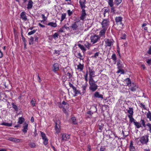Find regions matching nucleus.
Returning a JSON list of instances; mask_svg holds the SVG:
<instances>
[{"label":"nucleus","instance_id":"obj_1","mask_svg":"<svg viewBox=\"0 0 151 151\" xmlns=\"http://www.w3.org/2000/svg\"><path fill=\"white\" fill-rule=\"evenodd\" d=\"M86 0H83L81 1L80 0L79 3L80 4V7L81 8L82 11L81 12V15L80 17L81 20L83 21L86 17V16L87 15L85 9V8L86 7L85 4H86Z\"/></svg>","mask_w":151,"mask_h":151},{"label":"nucleus","instance_id":"obj_2","mask_svg":"<svg viewBox=\"0 0 151 151\" xmlns=\"http://www.w3.org/2000/svg\"><path fill=\"white\" fill-rule=\"evenodd\" d=\"M96 81H95L93 79L89 80V89L91 91L93 92L96 91L98 89V86L96 84Z\"/></svg>","mask_w":151,"mask_h":151},{"label":"nucleus","instance_id":"obj_3","mask_svg":"<svg viewBox=\"0 0 151 151\" xmlns=\"http://www.w3.org/2000/svg\"><path fill=\"white\" fill-rule=\"evenodd\" d=\"M149 135L148 134L145 135L140 138V139L138 141L137 144L139 145L142 144L147 145L149 142Z\"/></svg>","mask_w":151,"mask_h":151},{"label":"nucleus","instance_id":"obj_4","mask_svg":"<svg viewBox=\"0 0 151 151\" xmlns=\"http://www.w3.org/2000/svg\"><path fill=\"white\" fill-rule=\"evenodd\" d=\"M115 20L116 24L119 25V27L121 29L123 27V24L122 23V18L121 17H116Z\"/></svg>","mask_w":151,"mask_h":151},{"label":"nucleus","instance_id":"obj_5","mask_svg":"<svg viewBox=\"0 0 151 151\" xmlns=\"http://www.w3.org/2000/svg\"><path fill=\"white\" fill-rule=\"evenodd\" d=\"M55 129L56 131L55 134H58L60 131V121L58 120L55 122Z\"/></svg>","mask_w":151,"mask_h":151},{"label":"nucleus","instance_id":"obj_6","mask_svg":"<svg viewBox=\"0 0 151 151\" xmlns=\"http://www.w3.org/2000/svg\"><path fill=\"white\" fill-rule=\"evenodd\" d=\"M100 37L98 36L96 34L93 35H91V42L93 44H94L96 43L98 40H100Z\"/></svg>","mask_w":151,"mask_h":151},{"label":"nucleus","instance_id":"obj_7","mask_svg":"<svg viewBox=\"0 0 151 151\" xmlns=\"http://www.w3.org/2000/svg\"><path fill=\"white\" fill-rule=\"evenodd\" d=\"M89 73V79H93V77H94L95 76V71L94 70L93 68H91L89 67H88Z\"/></svg>","mask_w":151,"mask_h":151},{"label":"nucleus","instance_id":"obj_8","mask_svg":"<svg viewBox=\"0 0 151 151\" xmlns=\"http://www.w3.org/2000/svg\"><path fill=\"white\" fill-rule=\"evenodd\" d=\"M93 97L94 98L101 99V100L104 99L103 96L100 94L99 92H96L93 94Z\"/></svg>","mask_w":151,"mask_h":151},{"label":"nucleus","instance_id":"obj_9","mask_svg":"<svg viewBox=\"0 0 151 151\" xmlns=\"http://www.w3.org/2000/svg\"><path fill=\"white\" fill-rule=\"evenodd\" d=\"M109 19H104L101 24L103 27H106L109 25Z\"/></svg>","mask_w":151,"mask_h":151},{"label":"nucleus","instance_id":"obj_10","mask_svg":"<svg viewBox=\"0 0 151 151\" xmlns=\"http://www.w3.org/2000/svg\"><path fill=\"white\" fill-rule=\"evenodd\" d=\"M23 125L24 126L23 127V129L22 131L24 133H25L27 132L28 129V124L26 122H25L24 123Z\"/></svg>","mask_w":151,"mask_h":151},{"label":"nucleus","instance_id":"obj_11","mask_svg":"<svg viewBox=\"0 0 151 151\" xmlns=\"http://www.w3.org/2000/svg\"><path fill=\"white\" fill-rule=\"evenodd\" d=\"M70 135L65 133H63L62 134V140L63 141H67L70 138Z\"/></svg>","mask_w":151,"mask_h":151},{"label":"nucleus","instance_id":"obj_12","mask_svg":"<svg viewBox=\"0 0 151 151\" xmlns=\"http://www.w3.org/2000/svg\"><path fill=\"white\" fill-rule=\"evenodd\" d=\"M20 18H21L22 20L24 21H26L27 20V19L26 15V13L25 12H22L21 13Z\"/></svg>","mask_w":151,"mask_h":151},{"label":"nucleus","instance_id":"obj_13","mask_svg":"<svg viewBox=\"0 0 151 151\" xmlns=\"http://www.w3.org/2000/svg\"><path fill=\"white\" fill-rule=\"evenodd\" d=\"M53 71L54 72H56L57 71L59 70V65L57 63H55L53 65Z\"/></svg>","mask_w":151,"mask_h":151},{"label":"nucleus","instance_id":"obj_14","mask_svg":"<svg viewBox=\"0 0 151 151\" xmlns=\"http://www.w3.org/2000/svg\"><path fill=\"white\" fill-rule=\"evenodd\" d=\"M138 88V87L135 84L133 83L131 87L129 88V89L132 91H135Z\"/></svg>","mask_w":151,"mask_h":151},{"label":"nucleus","instance_id":"obj_15","mask_svg":"<svg viewBox=\"0 0 151 151\" xmlns=\"http://www.w3.org/2000/svg\"><path fill=\"white\" fill-rule=\"evenodd\" d=\"M78 27V26L77 25V23H76V22H74L72 24L70 28L73 30H76Z\"/></svg>","mask_w":151,"mask_h":151},{"label":"nucleus","instance_id":"obj_16","mask_svg":"<svg viewBox=\"0 0 151 151\" xmlns=\"http://www.w3.org/2000/svg\"><path fill=\"white\" fill-rule=\"evenodd\" d=\"M112 43V40L107 39L105 41V44L106 46H111Z\"/></svg>","mask_w":151,"mask_h":151},{"label":"nucleus","instance_id":"obj_17","mask_svg":"<svg viewBox=\"0 0 151 151\" xmlns=\"http://www.w3.org/2000/svg\"><path fill=\"white\" fill-rule=\"evenodd\" d=\"M8 139L9 141L12 142H19V141L20 140L19 139L12 137L9 138Z\"/></svg>","mask_w":151,"mask_h":151},{"label":"nucleus","instance_id":"obj_18","mask_svg":"<svg viewBox=\"0 0 151 151\" xmlns=\"http://www.w3.org/2000/svg\"><path fill=\"white\" fill-rule=\"evenodd\" d=\"M106 29H103L101 30L99 32V35L100 37H105V33L106 31Z\"/></svg>","mask_w":151,"mask_h":151},{"label":"nucleus","instance_id":"obj_19","mask_svg":"<svg viewBox=\"0 0 151 151\" xmlns=\"http://www.w3.org/2000/svg\"><path fill=\"white\" fill-rule=\"evenodd\" d=\"M127 112L129 114L128 116H133V109L132 107H129V109L127 110Z\"/></svg>","mask_w":151,"mask_h":151},{"label":"nucleus","instance_id":"obj_20","mask_svg":"<svg viewBox=\"0 0 151 151\" xmlns=\"http://www.w3.org/2000/svg\"><path fill=\"white\" fill-rule=\"evenodd\" d=\"M25 119L24 118L22 117H19L18 118V123L20 124H21L25 121Z\"/></svg>","mask_w":151,"mask_h":151},{"label":"nucleus","instance_id":"obj_21","mask_svg":"<svg viewBox=\"0 0 151 151\" xmlns=\"http://www.w3.org/2000/svg\"><path fill=\"white\" fill-rule=\"evenodd\" d=\"M47 25L50 26L51 27H55L57 26V24L56 23L53 22H50L48 23Z\"/></svg>","mask_w":151,"mask_h":151},{"label":"nucleus","instance_id":"obj_22","mask_svg":"<svg viewBox=\"0 0 151 151\" xmlns=\"http://www.w3.org/2000/svg\"><path fill=\"white\" fill-rule=\"evenodd\" d=\"M104 126V124L102 123H99L98 125V126L99 127L98 131L99 132H101V130L103 129Z\"/></svg>","mask_w":151,"mask_h":151},{"label":"nucleus","instance_id":"obj_23","mask_svg":"<svg viewBox=\"0 0 151 151\" xmlns=\"http://www.w3.org/2000/svg\"><path fill=\"white\" fill-rule=\"evenodd\" d=\"M33 2L31 0H29L27 4V8L28 9H31L32 7Z\"/></svg>","mask_w":151,"mask_h":151},{"label":"nucleus","instance_id":"obj_24","mask_svg":"<svg viewBox=\"0 0 151 151\" xmlns=\"http://www.w3.org/2000/svg\"><path fill=\"white\" fill-rule=\"evenodd\" d=\"M129 150L130 151H134L135 150L134 147L133 146L132 141H131L130 143Z\"/></svg>","mask_w":151,"mask_h":151},{"label":"nucleus","instance_id":"obj_25","mask_svg":"<svg viewBox=\"0 0 151 151\" xmlns=\"http://www.w3.org/2000/svg\"><path fill=\"white\" fill-rule=\"evenodd\" d=\"M134 124L137 128H139L142 127L141 124L139 122H134Z\"/></svg>","mask_w":151,"mask_h":151},{"label":"nucleus","instance_id":"obj_26","mask_svg":"<svg viewBox=\"0 0 151 151\" xmlns=\"http://www.w3.org/2000/svg\"><path fill=\"white\" fill-rule=\"evenodd\" d=\"M83 65L81 64L80 63H79V64L77 65V69L80 70V71H82L83 70Z\"/></svg>","mask_w":151,"mask_h":151},{"label":"nucleus","instance_id":"obj_27","mask_svg":"<svg viewBox=\"0 0 151 151\" xmlns=\"http://www.w3.org/2000/svg\"><path fill=\"white\" fill-rule=\"evenodd\" d=\"M78 47H80V48L83 50V52H85L86 51V49L84 47V46L83 45H81V44H79L78 45Z\"/></svg>","mask_w":151,"mask_h":151},{"label":"nucleus","instance_id":"obj_28","mask_svg":"<svg viewBox=\"0 0 151 151\" xmlns=\"http://www.w3.org/2000/svg\"><path fill=\"white\" fill-rule=\"evenodd\" d=\"M125 81L127 82V86H132L131 81L129 78H126L125 80Z\"/></svg>","mask_w":151,"mask_h":151},{"label":"nucleus","instance_id":"obj_29","mask_svg":"<svg viewBox=\"0 0 151 151\" xmlns=\"http://www.w3.org/2000/svg\"><path fill=\"white\" fill-rule=\"evenodd\" d=\"M52 35L53 38L55 40H56L58 38V36H59V34L58 32H57L55 33L54 34Z\"/></svg>","mask_w":151,"mask_h":151},{"label":"nucleus","instance_id":"obj_30","mask_svg":"<svg viewBox=\"0 0 151 151\" xmlns=\"http://www.w3.org/2000/svg\"><path fill=\"white\" fill-rule=\"evenodd\" d=\"M1 125L6 126L7 127H11L12 126V123H8L5 122H3L1 124Z\"/></svg>","mask_w":151,"mask_h":151},{"label":"nucleus","instance_id":"obj_31","mask_svg":"<svg viewBox=\"0 0 151 151\" xmlns=\"http://www.w3.org/2000/svg\"><path fill=\"white\" fill-rule=\"evenodd\" d=\"M117 68L118 69H122L124 68L122 63H117Z\"/></svg>","mask_w":151,"mask_h":151},{"label":"nucleus","instance_id":"obj_32","mask_svg":"<svg viewBox=\"0 0 151 151\" xmlns=\"http://www.w3.org/2000/svg\"><path fill=\"white\" fill-rule=\"evenodd\" d=\"M147 117L149 119V121H151V112L148 111L147 114Z\"/></svg>","mask_w":151,"mask_h":151},{"label":"nucleus","instance_id":"obj_33","mask_svg":"<svg viewBox=\"0 0 151 151\" xmlns=\"http://www.w3.org/2000/svg\"><path fill=\"white\" fill-rule=\"evenodd\" d=\"M128 117L129 119V122L131 123L132 122H135V120L134 118L133 117V116H128Z\"/></svg>","mask_w":151,"mask_h":151},{"label":"nucleus","instance_id":"obj_34","mask_svg":"<svg viewBox=\"0 0 151 151\" xmlns=\"http://www.w3.org/2000/svg\"><path fill=\"white\" fill-rule=\"evenodd\" d=\"M140 122H141V125L142 124V126L144 127H146V124H145L146 122L145 121L142 119H141L140 120Z\"/></svg>","mask_w":151,"mask_h":151},{"label":"nucleus","instance_id":"obj_35","mask_svg":"<svg viewBox=\"0 0 151 151\" xmlns=\"http://www.w3.org/2000/svg\"><path fill=\"white\" fill-rule=\"evenodd\" d=\"M108 3L110 7L113 6V0H108Z\"/></svg>","mask_w":151,"mask_h":151},{"label":"nucleus","instance_id":"obj_36","mask_svg":"<svg viewBox=\"0 0 151 151\" xmlns=\"http://www.w3.org/2000/svg\"><path fill=\"white\" fill-rule=\"evenodd\" d=\"M34 38L32 37H31L29 39V44L30 45H32L33 44Z\"/></svg>","mask_w":151,"mask_h":151},{"label":"nucleus","instance_id":"obj_37","mask_svg":"<svg viewBox=\"0 0 151 151\" xmlns=\"http://www.w3.org/2000/svg\"><path fill=\"white\" fill-rule=\"evenodd\" d=\"M71 120L72 121V123L73 124H77L76 121V118L75 117H72Z\"/></svg>","mask_w":151,"mask_h":151},{"label":"nucleus","instance_id":"obj_38","mask_svg":"<svg viewBox=\"0 0 151 151\" xmlns=\"http://www.w3.org/2000/svg\"><path fill=\"white\" fill-rule=\"evenodd\" d=\"M40 132L41 133V135L43 139L47 138L45 134L44 133L41 131H40Z\"/></svg>","mask_w":151,"mask_h":151},{"label":"nucleus","instance_id":"obj_39","mask_svg":"<svg viewBox=\"0 0 151 151\" xmlns=\"http://www.w3.org/2000/svg\"><path fill=\"white\" fill-rule=\"evenodd\" d=\"M12 105L13 108L14 109L15 111H17L18 109L17 106L13 103H12Z\"/></svg>","mask_w":151,"mask_h":151},{"label":"nucleus","instance_id":"obj_40","mask_svg":"<svg viewBox=\"0 0 151 151\" xmlns=\"http://www.w3.org/2000/svg\"><path fill=\"white\" fill-rule=\"evenodd\" d=\"M66 15V13L62 14L61 17V20H60L61 22H62L65 18Z\"/></svg>","mask_w":151,"mask_h":151},{"label":"nucleus","instance_id":"obj_41","mask_svg":"<svg viewBox=\"0 0 151 151\" xmlns=\"http://www.w3.org/2000/svg\"><path fill=\"white\" fill-rule=\"evenodd\" d=\"M111 58L114 61H115L116 60V55L115 54H113Z\"/></svg>","mask_w":151,"mask_h":151},{"label":"nucleus","instance_id":"obj_42","mask_svg":"<svg viewBox=\"0 0 151 151\" xmlns=\"http://www.w3.org/2000/svg\"><path fill=\"white\" fill-rule=\"evenodd\" d=\"M75 94L74 95V96H76L77 94H81V93H80V91L78 90H77L76 88V90H74Z\"/></svg>","mask_w":151,"mask_h":151},{"label":"nucleus","instance_id":"obj_43","mask_svg":"<svg viewBox=\"0 0 151 151\" xmlns=\"http://www.w3.org/2000/svg\"><path fill=\"white\" fill-rule=\"evenodd\" d=\"M87 86V85L82 86V87L83 88V91L82 93H83V94L85 93L86 92V88Z\"/></svg>","mask_w":151,"mask_h":151},{"label":"nucleus","instance_id":"obj_44","mask_svg":"<svg viewBox=\"0 0 151 151\" xmlns=\"http://www.w3.org/2000/svg\"><path fill=\"white\" fill-rule=\"evenodd\" d=\"M75 19H74V21H76L75 22H76V23H77L78 22H79L80 21L81 19L80 17H74Z\"/></svg>","mask_w":151,"mask_h":151},{"label":"nucleus","instance_id":"obj_45","mask_svg":"<svg viewBox=\"0 0 151 151\" xmlns=\"http://www.w3.org/2000/svg\"><path fill=\"white\" fill-rule=\"evenodd\" d=\"M69 85L70 88H72L73 91L76 90V88L74 87L73 85L71 84L70 82L69 83Z\"/></svg>","mask_w":151,"mask_h":151},{"label":"nucleus","instance_id":"obj_46","mask_svg":"<svg viewBox=\"0 0 151 151\" xmlns=\"http://www.w3.org/2000/svg\"><path fill=\"white\" fill-rule=\"evenodd\" d=\"M122 1V0H115L114 2L115 4L118 5L120 4Z\"/></svg>","mask_w":151,"mask_h":151},{"label":"nucleus","instance_id":"obj_47","mask_svg":"<svg viewBox=\"0 0 151 151\" xmlns=\"http://www.w3.org/2000/svg\"><path fill=\"white\" fill-rule=\"evenodd\" d=\"M36 30H33L32 31L29 32L28 33V35H31L35 33L36 31Z\"/></svg>","mask_w":151,"mask_h":151},{"label":"nucleus","instance_id":"obj_48","mask_svg":"<svg viewBox=\"0 0 151 151\" xmlns=\"http://www.w3.org/2000/svg\"><path fill=\"white\" fill-rule=\"evenodd\" d=\"M29 145L31 148L35 147L36 146L35 144L33 143H30L29 144Z\"/></svg>","mask_w":151,"mask_h":151},{"label":"nucleus","instance_id":"obj_49","mask_svg":"<svg viewBox=\"0 0 151 151\" xmlns=\"http://www.w3.org/2000/svg\"><path fill=\"white\" fill-rule=\"evenodd\" d=\"M63 28H65L66 30H70L69 27L67 26V24H65L63 27H62Z\"/></svg>","mask_w":151,"mask_h":151},{"label":"nucleus","instance_id":"obj_50","mask_svg":"<svg viewBox=\"0 0 151 151\" xmlns=\"http://www.w3.org/2000/svg\"><path fill=\"white\" fill-rule=\"evenodd\" d=\"M78 58L80 59L81 60H83V56L80 52L78 53Z\"/></svg>","mask_w":151,"mask_h":151},{"label":"nucleus","instance_id":"obj_51","mask_svg":"<svg viewBox=\"0 0 151 151\" xmlns=\"http://www.w3.org/2000/svg\"><path fill=\"white\" fill-rule=\"evenodd\" d=\"M67 13L69 16H71L73 13V12L72 11H71L70 10V9L68 10L67 11Z\"/></svg>","mask_w":151,"mask_h":151},{"label":"nucleus","instance_id":"obj_52","mask_svg":"<svg viewBox=\"0 0 151 151\" xmlns=\"http://www.w3.org/2000/svg\"><path fill=\"white\" fill-rule=\"evenodd\" d=\"M111 12L113 13L114 14L115 13V10L114 9V7L113 6L112 7H111Z\"/></svg>","mask_w":151,"mask_h":151},{"label":"nucleus","instance_id":"obj_53","mask_svg":"<svg viewBox=\"0 0 151 151\" xmlns=\"http://www.w3.org/2000/svg\"><path fill=\"white\" fill-rule=\"evenodd\" d=\"M146 126L148 127L149 129V130L150 132V133H151V124L150 123H148L146 124Z\"/></svg>","mask_w":151,"mask_h":151},{"label":"nucleus","instance_id":"obj_54","mask_svg":"<svg viewBox=\"0 0 151 151\" xmlns=\"http://www.w3.org/2000/svg\"><path fill=\"white\" fill-rule=\"evenodd\" d=\"M44 141L43 142V144L45 145H47L48 143V139H47V138L45 139H44Z\"/></svg>","mask_w":151,"mask_h":151},{"label":"nucleus","instance_id":"obj_55","mask_svg":"<svg viewBox=\"0 0 151 151\" xmlns=\"http://www.w3.org/2000/svg\"><path fill=\"white\" fill-rule=\"evenodd\" d=\"M109 12H110V10L109 8L107 7L106 9H104V12L105 13H108V14H109Z\"/></svg>","mask_w":151,"mask_h":151},{"label":"nucleus","instance_id":"obj_56","mask_svg":"<svg viewBox=\"0 0 151 151\" xmlns=\"http://www.w3.org/2000/svg\"><path fill=\"white\" fill-rule=\"evenodd\" d=\"M127 37V35L126 34H123L122 37H121V38L122 39H125Z\"/></svg>","mask_w":151,"mask_h":151},{"label":"nucleus","instance_id":"obj_57","mask_svg":"<svg viewBox=\"0 0 151 151\" xmlns=\"http://www.w3.org/2000/svg\"><path fill=\"white\" fill-rule=\"evenodd\" d=\"M66 75L68 77L69 79H70L72 77V75L69 72H68Z\"/></svg>","mask_w":151,"mask_h":151},{"label":"nucleus","instance_id":"obj_58","mask_svg":"<svg viewBox=\"0 0 151 151\" xmlns=\"http://www.w3.org/2000/svg\"><path fill=\"white\" fill-rule=\"evenodd\" d=\"M140 105H141L140 106L142 107L144 109L146 110V108L145 107V106L142 103H140Z\"/></svg>","mask_w":151,"mask_h":151},{"label":"nucleus","instance_id":"obj_59","mask_svg":"<svg viewBox=\"0 0 151 151\" xmlns=\"http://www.w3.org/2000/svg\"><path fill=\"white\" fill-rule=\"evenodd\" d=\"M147 63L149 65H151V58L148 59L147 61Z\"/></svg>","mask_w":151,"mask_h":151},{"label":"nucleus","instance_id":"obj_60","mask_svg":"<svg viewBox=\"0 0 151 151\" xmlns=\"http://www.w3.org/2000/svg\"><path fill=\"white\" fill-rule=\"evenodd\" d=\"M99 52H96L94 54V55H93V57L95 58H96L97 56H99Z\"/></svg>","mask_w":151,"mask_h":151},{"label":"nucleus","instance_id":"obj_61","mask_svg":"<svg viewBox=\"0 0 151 151\" xmlns=\"http://www.w3.org/2000/svg\"><path fill=\"white\" fill-rule=\"evenodd\" d=\"M62 104L64 105H68V106H69V104L65 102L64 101H63L62 102Z\"/></svg>","mask_w":151,"mask_h":151},{"label":"nucleus","instance_id":"obj_62","mask_svg":"<svg viewBox=\"0 0 151 151\" xmlns=\"http://www.w3.org/2000/svg\"><path fill=\"white\" fill-rule=\"evenodd\" d=\"M147 53L149 55H151V46L149 47Z\"/></svg>","mask_w":151,"mask_h":151},{"label":"nucleus","instance_id":"obj_63","mask_svg":"<svg viewBox=\"0 0 151 151\" xmlns=\"http://www.w3.org/2000/svg\"><path fill=\"white\" fill-rule=\"evenodd\" d=\"M31 103H32V106L34 107L35 106V101L33 99L31 100Z\"/></svg>","mask_w":151,"mask_h":151},{"label":"nucleus","instance_id":"obj_64","mask_svg":"<svg viewBox=\"0 0 151 151\" xmlns=\"http://www.w3.org/2000/svg\"><path fill=\"white\" fill-rule=\"evenodd\" d=\"M63 28H62V27L60 28L59 29V31H58V32H60V33H61V32H63L64 31H63Z\"/></svg>","mask_w":151,"mask_h":151}]
</instances>
